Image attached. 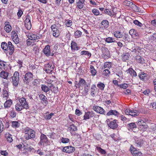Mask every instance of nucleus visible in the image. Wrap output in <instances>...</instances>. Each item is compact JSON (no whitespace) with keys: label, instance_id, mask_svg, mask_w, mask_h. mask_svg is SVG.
I'll use <instances>...</instances> for the list:
<instances>
[{"label":"nucleus","instance_id":"1","mask_svg":"<svg viewBox=\"0 0 156 156\" xmlns=\"http://www.w3.org/2000/svg\"><path fill=\"white\" fill-rule=\"evenodd\" d=\"M19 73L17 71L15 72L12 77V83L13 86L17 87L19 84Z\"/></svg>","mask_w":156,"mask_h":156},{"label":"nucleus","instance_id":"2","mask_svg":"<svg viewBox=\"0 0 156 156\" xmlns=\"http://www.w3.org/2000/svg\"><path fill=\"white\" fill-rule=\"evenodd\" d=\"M33 75L30 72H28L26 73L24 78L23 79L24 83L26 84L29 83L33 80Z\"/></svg>","mask_w":156,"mask_h":156},{"label":"nucleus","instance_id":"3","mask_svg":"<svg viewBox=\"0 0 156 156\" xmlns=\"http://www.w3.org/2000/svg\"><path fill=\"white\" fill-rule=\"evenodd\" d=\"M130 150L133 156H140L142 154V153L139 151V149L137 150L132 145H131Z\"/></svg>","mask_w":156,"mask_h":156},{"label":"nucleus","instance_id":"4","mask_svg":"<svg viewBox=\"0 0 156 156\" xmlns=\"http://www.w3.org/2000/svg\"><path fill=\"white\" fill-rule=\"evenodd\" d=\"M20 104L23 106L24 108L28 109L29 108L28 102H27L26 99L23 97L19 99Z\"/></svg>","mask_w":156,"mask_h":156},{"label":"nucleus","instance_id":"5","mask_svg":"<svg viewBox=\"0 0 156 156\" xmlns=\"http://www.w3.org/2000/svg\"><path fill=\"white\" fill-rule=\"evenodd\" d=\"M24 130L25 134L27 135L26 136H35V132L34 130L29 127H27Z\"/></svg>","mask_w":156,"mask_h":156},{"label":"nucleus","instance_id":"6","mask_svg":"<svg viewBox=\"0 0 156 156\" xmlns=\"http://www.w3.org/2000/svg\"><path fill=\"white\" fill-rule=\"evenodd\" d=\"M54 65L51 63H48L44 65V70L47 73H51L54 69Z\"/></svg>","mask_w":156,"mask_h":156},{"label":"nucleus","instance_id":"7","mask_svg":"<svg viewBox=\"0 0 156 156\" xmlns=\"http://www.w3.org/2000/svg\"><path fill=\"white\" fill-rule=\"evenodd\" d=\"M50 46L49 45H46L43 49V51L45 55L48 57L50 56H53L54 55V54L51 53L50 50Z\"/></svg>","mask_w":156,"mask_h":156},{"label":"nucleus","instance_id":"8","mask_svg":"<svg viewBox=\"0 0 156 156\" xmlns=\"http://www.w3.org/2000/svg\"><path fill=\"white\" fill-rule=\"evenodd\" d=\"M124 5L129 6H131L135 9L136 12H139L138 7L129 1L125 0L123 2Z\"/></svg>","mask_w":156,"mask_h":156},{"label":"nucleus","instance_id":"9","mask_svg":"<svg viewBox=\"0 0 156 156\" xmlns=\"http://www.w3.org/2000/svg\"><path fill=\"white\" fill-rule=\"evenodd\" d=\"M11 37L13 41L16 44H18L19 42V40L18 35L15 31H12L11 32Z\"/></svg>","mask_w":156,"mask_h":156},{"label":"nucleus","instance_id":"10","mask_svg":"<svg viewBox=\"0 0 156 156\" xmlns=\"http://www.w3.org/2000/svg\"><path fill=\"white\" fill-rule=\"evenodd\" d=\"M93 109L97 113L105 115V110L101 107L97 105L94 106L93 107Z\"/></svg>","mask_w":156,"mask_h":156},{"label":"nucleus","instance_id":"11","mask_svg":"<svg viewBox=\"0 0 156 156\" xmlns=\"http://www.w3.org/2000/svg\"><path fill=\"white\" fill-rule=\"evenodd\" d=\"M75 150L74 147L71 146H68L64 147L62 149V151L64 152L71 153L73 152Z\"/></svg>","mask_w":156,"mask_h":156},{"label":"nucleus","instance_id":"12","mask_svg":"<svg viewBox=\"0 0 156 156\" xmlns=\"http://www.w3.org/2000/svg\"><path fill=\"white\" fill-rule=\"evenodd\" d=\"M95 115V114L93 111L88 112H86L84 115V119L87 120L89 119L90 118H91Z\"/></svg>","mask_w":156,"mask_h":156},{"label":"nucleus","instance_id":"13","mask_svg":"<svg viewBox=\"0 0 156 156\" xmlns=\"http://www.w3.org/2000/svg\"><path fill=\"white\" fill-rule=\"evenodd\" d=\"M8 49L9 50V55H12L14 51V46L10 41L8 42Z\"/></svg>","mask_w":156,"mask_h":156},{"label":"nucleus","instance_id":"14","mask_svg":"<svg viewBox=\"0 0 156 156\" xmlns=\"http://www.w3.org/2000/svg\"><path fill=\"white\" fill-rule=\"evenodd\" d=\"M40 99L42 103L45 105H46L48 103L47 98L43 94H41L39 96Z\"/></svg>","mask_w":156,"mask_h":156},{"label":"nucleus","instance_id":"15","mask_svg":"<svg viewBox=\"0 0 156 156\" xmlns=\"http://www.w3.org/2000/svg\"><path fill=\"white\" fill-rule=\"evenodd\" d=\"M117 120L115 119L111 121L108 124L109 127L112 129H115L118 127Z\"/></svg>","mask_w":156,"mask_h":156},{"label":"nucleus","instance_id":"16","mask_svg":"<svg viewBox=\"0 0 156 156\" xmlns=\"http://www.w3.org/2000/svg\"><path fill=\"white\" fill-rule=\"evenodd\" d=\"M41 140L39 142L41 145L43 146L47 145L48 144L49 141L47 137H40Z\"/></svg>","mask_w":156,"mask_h":156},{"label":"nucleus","instance_id":"17","mask_svg":"<svg viewBox=\"0 0 156 156\" xmlns=\"http://www.w3.org/2000/svg\"><path fill=\"white\" fill-rule=\"evenodd\" d=\"M85 0H76V6L79 9L83 8Z\"/></svg>","mask_w":156,"mask_h":156},{"label":"nucleus","instance_id":"18","mask_svg":"<svg viewBox=\"0 0 156 156\" xmlns=\"http://www.w3.org/2000/svg\"><path fill=\"white\" fill-rule=\"evenodd\" d=\"M97 92V88L95 85L93 84L91 86L90 88V94L93 97L95 96Z\"/></svg>","mask_w":156,"mask_h":156},{"label":"nucleus","instance_id":"19","mask_svg":"<svg viewBox=\"0 0 156 156\" xmlns=\"http://www.w3.org/2000/svg\"><path fill=\"white\" fill-rule=\"evenodd\" d=\"M127 126L129 130H132L134 132H135L134 131L135 129L136 128V125L134 122L129 123L127 125Z\"/></svg>","mask_w":156,"mask_h":156},{"label":"nucleus","instance_id":"20","mask_svg":"<svg viewBox=\"0 0 156 156\" xmlns=\"http://www.w3.org/2000/svg\"><path fill=\"white\" fill-rule=\"evenodd\" d=\"M135 143L137 147H141L144 144V140L143 139L140 138V137L137 138L135 139Z\"/></svg>","mask_w":156,"mask_h":156},{"label":"nucleus","instance_id":"21","mask_svg":"<svg viewBox=\"0 0 156 156\" xmlns=\"http://www.w3.org/2000/svg\"><path fill=\"white\" fill-rule=\"evenodd\" d=\"M102 51L104 56H106V58H109L110 57L109 51L107 48L105 47L103 48L102 49Z\"/></svg>","mask_w":156,"mask_h":156},{"label":"nucleus","instance_id":"22","mask_svg":"<svg viewBox=\"0 0 156 156\" xmlns=\"http://www.w3.org/2000/svg\"><path fill=\"white\" fill-rule=\"evenodd\" d=\"M119 114V113L116 110H110L107 114L106 115L110 116L113 115L115 116H118Z\"/></svg>","mask_w":156,"mask_h":156},{"label":"nucleus","instance_id":"23","mask_svg":"<svg viewBox=\"0 0 156 156\" xmlns=\"http://www.w3.org/2000/svg\"><path fill=\"white\" fill-rule=\"evenodd\" d=\"M12 101L11 99L7 100L4 104V107L5 108H10L12 104Z\"/></svg>","mask_w":156,"mask_h":156},{"label":"nucleus","instance_id":"24","mask_svg":"<svg viewBox=\"0 0 156 156\" xmlns=\"http://www.w3.org/2000/svg\"><path fill=\"white\" fill-rule=\"evenodd\" d=\"M71 48L72 50H78L80 48L79 47L77 46V43L73 41L71 42Z\"/></svg>","mask_w":156,"mask_h":156},{"label":"nucleus","instance_id":"25","mask_svg":"<svg viewBox=\"0 0 156 156\" xmlns=\"http://www.w3.org/2000/svg\"><path fill=\"white\" fill-rule=\"evenodd\" d=\"M9 73L5 71H2L0 73V77L5 79H7L9 75Z\"/></svg>","mask_w":156,"mask_h":156},{"label":"nucleus","instance_id":"26","mask_svg":"<svg viewBox=\"0 0 156 156\" xmlns=\"http://www.w3.org/2000/svg\"><path fill=\"white\" fill-rule=\"evenodd\" d=\"M135 58L136 60V61L139 63L143 64L145 63V61L144 58L141 56L136 55L135 57Z\"/></svg>","mask_w":156,"mask_h":156},{"label":"nucleus","instance_id":"27","mask_svg":"<svg viewBox=\"0 0 156 156\" xmlns=\"http://www.w3.org/2000/svg\"><path fill=\"white\" fill-rule=\"evenodd\" d=\"M127 72H128L132 77H135L137 76V74L136 72L132 69V68H130L127 70Z\"/></svg>","mask_w":156,"mask_h":156},{"label":"nucleus","instance_id":"28","mask_svg":"<svg viewBox=\"0 0 156 156\" xmlns=\"http://www.w3.org/2000/svg\"><path fill=\"white\" fill-rule=\"evenodd\" d=\"M113 34L114 36L117 38H121L123 37L122 33L119 31L116 30L114 32Z\"/></svg>","mask_w":156,"mask_h":156},{"label":"nucleus","instance_id":"29","mask_svg":"<svg viewBox=\"0 0 156 156\" xmlns=\"http://www.w3.org/2000/svg\"><path fill=\"white\" fill-rule=\"evenodd\" d=\"M139 78L141 80L145 81L147 80L146 74L144 72H141L139 74Z\"/></svg>","mask_w":156,"mask_h":156},{"label":"nucleus","instance_id":"30","mask_svg":"<svg viewBox=\"0 0 156 156\" xmlns=\"http://www.w3.org/2000/svg\"><path fill=\"white\" fill-rule=\"evenodd\" d=\"M140 112L137 110H130V113L129 115L133 116H137L139 114Z\"/></svg>","mask_w":156,"mask_h":156},{"label":"nucleus","instance_id":"31","mask_svg":"<svg viewBox=\"0 0 156 156\" xmlns=\"http://www.w3.org/2000/svg\"><path fill=\"white\" fill-rule=\"evenodd\" d=\"M86 81L84 79L81 78L79 83L77 84L78 86V88H80V87H83V85L86 84Z\"/></svg>","mask_w":156,"mask_h":156},{"label":"nucleus","instance_id":"32","mask_svg":"<svg viewBox=\"0 0 156 156\" xmlns=\"http://www.w3.org/2000/svg\"><path fill=\"white\" fill-rule=\"evenodd\" d=\"M129 33L133 37L137 36L138 35V34L136 32V30L133 29L130 30L129 31Z\"/></svg>","mask_w":156,"mask_h":156},{"label":"nucleus","instance_id":"33","mask_svg":"<svg viewBox=\"0 0 156 156\" xmlns=\"http://www.w3.org/2000/svg\"><path fill=\"white\" fill-rule=\"evenodd\" d=\"M101 24L102 26V27L106 28L108 26L109 22L107 20H104L102 21L101 22Z\"/></svg>","mask_w":156,"mask_h":156},{"label":"nucleus","instance_id":"34","mask_svg":"<svg viewBox=\"0 0 156 156\" xmlns=\"http://www.w3.org/2000/svg\"><path fill=\"white\" fill-rule=\"evenodd\" d=\"M90 68L92 75L93 76H95L97 73V71L92 65H90Z\"/></svg>","mask_w":156,"mask_h":156},{"label":"nucleus","instance_id":"35","mask_svg":"<svg viewBox=\"0 0 156 156\" xmlns=\"http://www.w3.org/2000/svg\"><path fill=\"white\" fill-rule=\"evenodd\" d=\"M53 32V35L54 37H58L60 35V31L58 29H56V30L52 31Z\"/></svg>","mask_w":156,"mask_h":156},{"label":"nucleus","instance_id":"36","mask_svg":"<svg viewBox=\"0 0 156 156\" xmlns=\"http://www.w3.org/2000/svg\"><path fill=\"white\" fill-rule=\"evenodd\" d=\"M105 41L108 43L116 42V40L115 38L110 37L106 38L105 39Z\"/></svg>","mask_w":156,"mask_h":156},{"label":"nucleus","instance_id":"37","mask_svg":"<svg viewBox=\"0 0 156 156\" xmlns=\"http://www.w3.org/2000/svg\"><path fill=\"white\" fill-rule=\"evenodd\" d=\"M20 126V123L17 121H12V126L14 128H18Z\"/></svg>","mask_w":156,"mask_h":156},{"label":"nucleus","instance_id":"38","mask_svg":"<svg viewBox=\"0 0 156 156\" xmlns=\"http://www.w3.org/2000/svg\"><path fill=\"white\" fill-rule=\"evenodd\" d=\"M8 43L5 42H2L1 43V47L4 50L7 51L8 50Z\"/></svg>","mask_w":156,"mask_h":156},{"label":"nucleus","instance_id":"39","mask_svg":"<svg viewBox=\"0 0 156 156\" xmlns=\"http://www.w3.org/2000/svg\"><path fill=\"white\" fill-rule=\"evenodd\" d=\"M97 86L101 90H104L105 86L104 83L100 82L97 84Z\"/></svg>","mask_w":156,"mask_h":156},{"label":"nucleus","instance_id":"40","mask_svg":"<svg viewBox=\"0 0 156 156\" xmlns=\"http://www.w3.org/2000/svg\"><path fill=\"white\" fill-rule=\"evenodd\" d=\"M112 67V64L111 62H106L105 63L103 66L104 69L108 68L110 69Z\"/></svg>","mask_w":156,"mask_h":156},{"label":"nucleus","instance_id":"41","mask_svg":"<svg viewBox=\"0 0 156 156\" xmlns=\"http://www.w3.org/2000/svg\"><path fill=\"white\" fill-rule=\"evenodd\" d=\"M7 90H3L2 95L3 98H5L6 99H7L9 98L8 91Z\"/></svg>","mask_w":156,"mask_h":156},{"label":"nucleus","instance_id":"42","mask_svg":"<svg viewBox=\"0 0 156 156\" xmlns=\"http://www.w3.org/2000/svg\"><path fill=\"white\" fill-rule=\"evenodd\" d=\"M110 74V72L108 69L104 70L103 71L102 73L103 76H109Z\"/></svg>","mask_w":156,"mask_h":156},{"label":"nucleus","instance_id":"43","mask_svg":"<svg viewBox=\"0 0 156 156\" xmlns=\"http://www.w3.org/2000/svg\"><path fill=\"white\" fill-rule=\"evenodd\" d=\"M42 90L45 92L49 91L50 89L45 85H42L41 87Z\"/></svg>","mask_w":156,"mask_h":156},{"label":"nucleus","instance_id":"44","mask_svg":"<svg viewBox=\"0 0 156 156\" xmlns=\"http://www.w3.org/2000/svg\"><path fill=\"white\" fill-rule=\"evenodd\" d=\"M16 109L17 111H20L22 110L23 108H24L23 106L19 104L16 105H15Z\"/></svg>","mask_w":156,"mask_h":156},{"label":"nucleus","instance_id":"45","mask_svg":"<svg viewBox=\"0 0 156 156\" xmlns=\"http://www.w3.org/2000/svg\"><path fill=\"white\" fill-rule=\"evenodd\" d=\"M130 56V55L128 53H126L125 54L123 55L122 57V60L124 61H126V60L128 59L129 57Z\"/></svg>","mask_w":156,"mask_h":156},{"label":"nucleus","instance_id":"46","mask_svg":"<svg viewBox=\"0 0 156 156\" xmlns=\"http://www.w3.org/2000/svg\"><path fill=\"white\" fill-rule=\"evenodd\" d=\"M81 55H87V56L90 57L91 55V53L89 51H83L81 52Z\"/></svg>","mask_w":156,"mask_h":156},{"label":"nucleus","instance_id":"47","mask_svg":"<svg viewBox=\"0 0 156 156\" xmlns=\"http://www.w3.org/2000/svg\"><path fill=\"white\" fill-rule=\"evenodd\" d=\"M82 32L81 31L77 30L75 32L74 35L75 36V37L76 38H78L80 37L82 35Z\"/></svg>","mask_w":156,"mask_h":156},{"label":"nucleus","instance_id":"48","mask_svg":"<svg viewBox=\"0 0 156 156\" xmlns=\"http://www.w3.org/2000/svg\"><path fill=\"white\" fill-rule=\"evenodd\" d=\"M136 123L137 125L139 126H145L146 125V122L141 119L140 121H138Z\"/></svg>","mask_w":156,"mask_h":156},{"label":"nucleus","instance_id":"49","mask_svg":"<svg viewBox=\"0 0 156 156\" xmlns=\"http://www.w3.org/2000/svg\"><path fill=\"white\" fill-rule=\"evenodd\" d=\"M4 29L6 32L9 33L11 31L12 27L11 25H9L6 27H4Z\"/></svg>","mask_w":156,"mask_h":156},{"label":"nucleus","instance_id":"50","mask_svg":"<svg viewBox=\"0 0 156 156\" xmlns=\"http://www.w3.org/2000/svg\"><path fill=\"white\" fill-rule=\"evenodd\" d=\"M30 37L31 38V40H35L38 39L40 38L37 35L33 34H31L30 36Z\"/></svg>","mask_w":156,"mask_h":156},{"label":"nucleus","instance_id":"51","mask_svg":"<svg viewBox=\"0 0 156 156\" xmlns=\"http://www.w3.org/2000/svg\"><path fill=\"white\" fill-rule=\"evenodd\" d=\"M97 150L100 153L102 154H106V152L104 149H102L101 147H97Z\"/></svg>","mask_w":156,"mask_h":156},{"label":"nucleus","instance_id":"52","mask_svg":"<svg viewBox=\"0 0 156 156\" xmlns=\"http://www.w3.org/2000/svg\"><path fill=\"white\" fill-rule=\"evenodd\" d=\"M54 115V113L51 112L49 114H48L45 116L44 118L46 120H49L51 118L52 116H53Z\"/></svg>","mask_w":156,"mask_h":156},{"label":"nucleus","instance_id":"53","mask_svg":"<svg viewBox=\"0 0 156 156\" xmlns=\"http://www.w3.org/2000/svg\"><path fill=\"white\" fill-rule=\"evenodd\" d=\"M69 129L70 130L75 131L76 130L77 128L73 124H72L69 127Z\"/></svg>","mask_w":156,"mask_h":156},{"label":"nucleus","instance_id":"54","mask_svg":"<svg viewBox=\"0 0 156 156\" xmlns=\"http://www.w3.org/2000/svg\"><path fill=\"white\" fill-rule=\"evenodd\" d=\"M25 26L27 30H30L31 27V22L25 23Z\"/></svg>","mask_w":156,"mask_h":156},{"label":"nucleus","instance_id":"55","mask_svg":"<svg viewBox=\"0 0 156 156\" xmlns=\"http://www.w3.org/2000/svg\"><path fill=\"white\" fill-rule=\"evenodd\" d=\"M104 12L105 13H106L111 16H113L114 15V14H112V12L109 11L108 9H105L104 10Z\"/></svg>","mask_w":156,"mask_h":156},{"label":"nucleus","instance_id":"56","mask_svg":"<svg viewBox=\"0 0 156 156\" xmlns=\"http://www.w3.org/2000/svg\"><path fill=\"white\" fill-rule=\"evenodd\" d=\"M133 23L139 27H141L142 25V23L137 20H135L134 21Z\"/></svg>","mask_w":156,"mask_h":156},{"label":"nucleus","instance_id":"57","mask_svg":"<svg viewBox=\"0 0 156 156\" xmlns=\"http://www.w3.org/2000/svg\"><path fill=\"white\" fill-rule=\"evenodd\" d=\"M92 12L95 15L98 16L99 14V11L97 9H94L92 10Z\"/></svg>","mask_w":156,"mask_h":156},{"label":"nucleus","instance_id":"58","mask_svg":"<svg viewBox=\"0 0 156 156\" xmlns=\"http://www.w3.org/2000/svg\"><path fill=\"white\" fill-rule=\"evenodd\" d=\"M66 24L68 27H69L72 25V22L70 20H67L66 21Z\"/></svg>","mask_w":156,"mask_h":156},{"label":"nucleus","instance_id":"59","mask_svg":"<svg viewBox=\"0 0 156 156\" xmlns=\"http://www.w3.org/2000/svg\"><path fill=\"white\" fill-rule=\"evenodd\" d=\"M16 113L14 111L12 110L10 112V115L12 118H14L16 115Z\"/></svg>","mask_w":156,"mask_h":156},{"label":"nucleus","instance_id":"60","mask_svg":"<svg viewBox=\"0 0 156 156\" xmlns=\"http://www.w3.org/2000/svg\"><path fill=\"white\" fill-rule=\"evenodd\" d=\"M90 89V85H87L85 86L84 88V91L86 93H87L89 91V90Z\"/></svg>","mask_w":156,"mask_h":156},{"label":"nucleus","instance_id":"61","mask_svg":"<svg viewBox=\"0 0 156 156\" xmlns=\"http://www.w3.org/2000/svg\"><path fill=\"white\" fill-rule=\"evenodd\" d=\"M62 142L63 143H68L69 141V139L67 138H62Z\"/></svg>","mask_w":156,"mask_h":156},{"label":"nucleus","instance_id":"62","mask_svg":"<svg viewBox=\"0 0 156 156\" xmlns=\"http://www.w3.org/2000/svg\"><path fill=\"white\" fill-rule=\"evenodd\" d=\"M0 153L1 155L4 156H6L8 155V153L6 151H1Z\"/></svg>","mask_w":156,"mask_h":156},{"label":"nucleus","instance_id":"63","mask_svg":"<svg viewBox=\"0 0 156 156\" xmlns=\"http://www.w3.org/2000/svg\"><path fill=\"white\" fill-rule=\"evenodd\" d=\"M3 124L2 121L0 120V133L3 131Z\"/></svg>","mask_w":156,"mask_h":156},{"label":"nucleus","instance_id":"64","mask_svg":"<svg viewBox=\"0 0 156 156\" xmlns=\"http://www.w3.org/2000/svg\"><path fill=\"white\" fill-rule=\"evenodd\" d=\"M122 37L125 41H128L129 39V35L127 34H125L124 36H123Z\"/></svg>","mask_w":156,"mask_h":156}]
</instances>
